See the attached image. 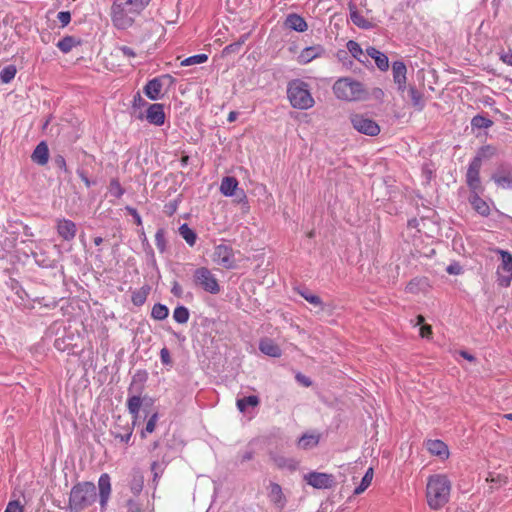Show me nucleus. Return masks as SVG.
Returning <instances> with one entry per match:
<instances>
[{
	"mask_svg": "<svg viewBox=\"0 0 512 512\" xmlns=\"http://www.w3.org/2000/svg\"><path fill=\"white\" fill-rule=\"evenodd\" d=\"M151 0H113L110 17L114 27L126 30L133 26L135 19L146 9Z\"/></svg>",
	"mask_w": 512,
	"mask_h": 512,
	"instance_id": "f257e3e1",
	"label": "nucleus"
},
{
	"mask_svg": "<svg viewBox=\"0 0 512 512\" xmlns=\"http://www.w3.org/2000/svg\"><path fill=\"white\" fill-rule=\"evenodd\" d=\"M451 481L444 474L431 475L427 480L426 499L431 509L443 508L450 499Z\"/></svg>",
	"mask_w": 512,
	"mask_h": 512,
	"instance_id": "f03ea898",
	"label": "nucleus"
},
{
	"mask_svg": "<svg viewBox=\"0 0 512 512\" xmlns=\"http://www.w3.org/2000/svg\"><path fill=\"white\" fill-rule=\"evenodd\" d=\"M96 500V487L91 482L75 485L69 497L70 512H80L92 505Z\"/></svg>",
	"mask_w": 512,
	"mask_h": 512,
	"instance_id": "7ed1b4c3",
	"label": "nucleus"
},
{
	"mask_svg": "<svg viewBox=\"0 0 512 512\" xmlns=\"http://www.w3.org/2000/svg\"><path fill=\"white\" fill-rule=\"evenodd\" d=\"M287 97L296 109L307 110L315 104L309 85L300 79H294L288 83Z\"/></svg>",
	"mask_w": 512,
	"mask_h": 512,
	"instance_id": "20e7f679",
	"label": "nucleus"
},
{
	"mask_svg": "<svg viewBox=\"0 0 512 512\" xmlns=\"http://www.w3.org/2000/svg\"><path fill=\"white\" fill-rule=\"evenodd\" d=\"M333 93L338 99L345 101H359L367 95L362 83L348 77L338 79L334 83Z\"/></svg>",
	"mask_w": 512,
	"mask_h": 512,
	"instance_id": "39448f33",
	"label": "nucleus"
},
{
	"mask_svg": "<svg viewBox=\"0 0 512 512\" xmlns=\"http://www.w3.org/2000/svg\"><path fill=\"white\" fill-rule=\"evenodd\" d=\"M495 154V149L491 146L482 147L469 164L466 182L472 192L481 190V181L479 177L480 169L484 159H488Z\"/></svg>",
	"mask_w": 512,
	"mask_h": 512,
	"instance_id": "423d86ee",
	"label": "nucleus"
},
{
	"mask_svg": "<svg viewBox=\"0 0 512 512\" xmlns=\"http://www.w3.org/2000/svg\"><path fill=\"white\" fill-rule=\"evenodd\" d=\"M350 122L353 128L361 134L376 136L380 133V126L378 123L364 114H351Z\"/></svg>",
	"mask_w": 512,
	"mask_h": 512,
	"instance_id": "0eeeda50",
	"label": "nucleus"
},
{
	"mask_svg": "<svg viewBox=\"0 0 512 512\" xmlns=\"http://www.w3.org/2000/svg\"><path fill=\"white\" fill-rule=\"evenodd\" d=\"M194 282L206 292L217 294L220 286L215 275L206 267H200L194 272Z\"/></svg>",
	"mask_w": 512,
	"mask_h": 512,
	"instance_id": "6e6552de",
	"label": "nucleus"
},
{
	"mask_svg": "<svg viewBox=\"0 0 512 512\" xmlns=\"http://www.w3.org/2000/svg\"><path fill=\"white\" fill-rule=\"evenodd\" d=\"M501 263L497 268V281L502 287H508L512 281V255L504 250H498Z\"/></svg>",
	"mask_w": 512,
	"mask_h": 512,
	"instance_id": "1a4fd4ad",
	"label": "nucleus"
},
{
	"mask_svg": "<svg viewBox=\"0 0 512 512\" xmlns=\"http://www.w3.org/2000/svg\"><path fill=\"white\" fill-rule=\"evenodd\" d=\"M212 260L226 269H233L236 267L234 251L231 246L226 244H219L215 246Z\"/></svg>",
	"mask_w": 512,
	"mask_h": 512,
	"instance_id": "9d476101",
	"label": "nucleus"
},
{
	"mask_svg": "<svg viewBox=\"0 0 512 512\" xmlns=\"http://www.w3.org/2000/svg\"><path fill=\"white\" fill-rule=\"evenodd\" d=\"M304 480L316 489H328L333 485V476L327 473L310 472L304 475Z\"/></svg>",
	"mask_w": 512,
	"mask_h": 512,
	"instance_id": "9b49d317",
	"label": "nucleus"
},
{
	"mask_svg": "<svg viewBox=\"0 0 512 512\" xmlns=\"http://www.w3.org/2000/svg\"><path fill=\"white\" fill-rule=\"evenodd\" d=\"M170 78V76L156 77L147 82L144 87V94L150 100H158L162 97L163 79Z\"/></svg>",
	"mask_w": 512,
	"mask_h": 512,
	"instance_id": "f8f14e48",
	"label": "nucleus"
},
{
	"mask_svg": "<svg viewBox=\"0 0 512 512\" xmlns=\"http://www.w3.org/2000/svg\"><path fill=\"white\" fill-rule=\"evenodd\" d=\"M325 53V49L322 45H313L304 48L297 56V62L301 65H305L321 57Z\"/></svg>",
	"mask_w": 512,
	"mask_h": 512,
	"instance_id": "ddd939ff",
	"label": "nucleus"
},
{
	"mask_svg": "<svg viewBox=\"0 0 512 512\" xmlns=\"http://www.w3.org/2000/svg\"><path fill=\"white\" fill-rule=\"evenodd\" d=\"M268 498L274 507L278 510H283L286 506L287 499L283 493L280 485L271 483L268 487Z\"/></svg>",
	"mask_w": 512,
	"mask_h": 512,
	"instance_id": "4468645a",
	"label": "nucleus"
},
{
	"mask_svg": "<svg viewBox=\"0 0 512 512\" xmlns=\"http://www.w3.org/2000/svg\"><path fill=\"white\" fill-rule=\"evenodd\" d=\"M146 119L150 124L156 126L163 125L165 122V112L163 104H150L147 108Z\"/></svg>",
	"mask_w": 512,
	"mask_h": 512,
	"instance_id": "2eb2a0df",
	"label": "nucleus"
},
{
	"mask_svg": "<svg viewBox=\"0 0 512 512\" xmlns=\"http://www.w3.org/2000/svg\"><path fill=\"white\" fill-rule=\"evenodd\" d=\"M56 229L59 236L66 241L73 240L77 232L76 224L68 219H58Z\"/></svg>",
	"mask_w": 512,
	"mask_h": 512,
	"instance_id": "dca6fc26",
	"label": "nucleus"
},
{
	"mask_svg": "<svg viewBox=\"0 0 512 512\" xmlns=\"http://www.w3.org/2000/svg\"><path fill=\"white\" fill-rule=\"evenodd\" d=\"M406 73L407 68L402 61H395L392 64V74L394 83L398 90L403 92L406 89Z\"/></svg>",
	"mask_w": 512,
	"mask_h": 512,
	"instance_id": "f3484780",
	"label": "nucleus"
},
{
	"mask_svg": "<svg viewBox=\"0 0 512 512\" xmlns=\"http://www.w3.org/2000/svg\"><path fill=\"white\" fill-rule=\"evenodd\" d=\"M98 487L100 506L102 509H104L111 494L110 476L107 473H104L99 477Z\"/></svg>",
	"mask_w": 512,
	"mask_h": 512,
	"instance_id": "a211bd4d",
	"label": "nucleus"
},
{
	"mask_svg": "<svg viewBox=\"0 0 512 512\" xmlns=\"http://www.w3.org/2000/svg\"><path fill=\"white\" fill-rule=\"evenodd\" d=\"M425 447L430 454L437 456L442 460H445L449 457L448 446L441 440H428L425 443Z\"/></svg>",
	"mask_w": 512,
	"mask_h": 512,
	"instance_id": "6ab92c4d",
	"label": "nucleus"
},
{
	"mask_svg": "<svg viewBox=\"0 0 512 512\" xmlns=\"http://www.w3.org/2000/svg\"><path fill=\"white\" fill-rule=\"evenodd\" d=\"M366 52H367V58H372L374 59L375 61V64L376 66L378 67L379 70L381 71H387L388 68H389V59L388 57L380 52L379 50H377L376 48L374 47H368L366 49Z\"/></svg>",
	"mask_w": 512,
	"mask_h": 512,
	"instance_id": "aec40b11",
	"label": "nucleus"
},
{
	"mask_svg": "<svg viewBox=\"0 0 512 512\" xmlns=\"http://www.w3.org/2000/svg\"><path fill=\"white\" fill-rule=\"evenodd\" d=\"M259 350L269 356L278 358L281 356V349L280 347L271 339L269 338H263L259 342Z\"/></svg>",
	"mask_w": 512,
	"mask_h": 512,
	"instance_id": "412c9836",
	"label": "nucleus"
},
{
	"mask_svg": "<svg viewBox=\"0 0 512 512\" xmlns=\"http://www.w3.org/2000/svg\"><path fill=\"white\" fill-rule=\"evenodd\" d=\"M285 25L291 30L297 31V32H304L307 30L308 25L305 21V19L295 13L289 14L286 17Z\"/></svg>",
	"mask_w": 512,
	"mask_h": 512,
	"instance_id": "4be33fe9",
	"label": "nucleus"
},
{
	"mask_svg": "<svg viewBox=\"0 0 512 512\" xmlns=\"http://www.w3.org/2000/svg\"><path fill=\"white\" fill-rule=\"evenodd\" d=\"M31 158L39 165L47 164L49 160V149L47 144L45 142H40L34 149Z\"/></svg>",
	"mask_w": 512,
	"mask_h": 512,
	"instance_id": "5701e85b",
	"label": "nucleus"
},
{
	"mask_svg": "<svg viewBox=\"0 0 512 512\" xmlns=\"http://www.w3.org/2000/svg\"><path fill=\"white\" fill-rule=\"evenodd\" d=\"M470 203L474 210L478 212L482 216H487L490 213V206L489 204L483 200L477 192H473V194L470 196Z\"/></svg>",
	"mask_w": 512,
	"mask_h": 512,
	"instance_id": "b1692460",
	"label": "nucleus"
},
{
	"mask_svg": "<svg viewBox=\"0 0 512 512\" xmlns=\"http://www.w3.org/2000/svg\"><path fill=\"white\" fill-rule=\"evenodd\" d=\"M347 50L349 53L360 63L366 64L368 63L367 52H364L360 45L354 41L349 40L346 44Z\"/></svg>",
	"mask_w": 512,
	"mask_h": 512,
	"instance_id": "393cba45",
	"label": "nucleus"
},
{
	"mask_svg": "<svg viewBox=\"0 0 512 512\" xmlns=\"http://www.w3.org/2000/svg\"><path fill=\"white\" fill-rule=\"evenodd\" d=\"M238 187V181L234 177H224L220 184V192L227 197H231L235 194V190Z\"/></svg>",
	"mask_w": 512,
	"mask_h": 512,
	"instance_id": "a878e982",
	"label": "nucleus"
},
{
	"mask_svg": "<svg viewBox=\"0 0 512 512\" xmlns=\"http://www.w3.org/2000/svg\"><path fill=\"white\" fill-rule=\"evenodd\" d=\"M259 403L260 399L258 396L250 395L247 397L238 398L236 401V406L241 413H245L249 407L255 408L259 405Z\"/></svg>",
	"mask_w": 512,
	"mask_h": 512,
	"instance_id": "bb28decb",
	"label": "nucleus"
},
{
	"mask_svg": "<svg viewBox=\"0 0 512 512\" xmlns=\"http://www.w3.org/2000/svg\"><path fill=\"white\" fill-rule=\"evenodd\" d=\"M319 443V435L315 433H306L298 440V447L304 450L314 448Z\"/></svg>",
	"mask_w": 512,
	"mask_h": 512,
	"instance_id": "cd10ccee",
	"label": "nucleus"
},
{
	"mask_svg": "<svg viewBox=\"0 0 512 512\" xmlns=\"http://www.w3.org/2000/svg\"><path fill=\"white\" fill-rule=\"evenodd\" d=\"M141 405H142V400L139 396H132V397H129L127 400L128 411L133 416V425L136 424Z\"/></svg>",
	"mask_w": 512,
	"mask_h": 512,
	"instance_id": "c85d7f7f",
	"label": "nucleus"
},
{
	"mask_svg": "<svg viewBox=\"0 0 512 512\" xmlns=\"http://www.w3.org/2000/svg\"><path fill=\"white\" fill-rule=\"evenodd\" d=\"M373 477L374 470L372 467H370L362 477L360 484L354 489V495H360L364 493L366 489L371 485Z\"/></svg>",
	"mask_w": 512,
	"mask_h": 512,
	"instance_id": "c756f323",
	"label": "nucleus"
},
{
	"mask_svg": "<svg viewBox=\"0 0 512 512\" xmlns=\"http://www.w3.org/2000/svg\"><path fill=\"white\" fill-rule=\"evenodd\" d=\"M350 19L359 28L368 29L372 27L371 22L353 7H350Z\"/></svg>",
	"mask_w": 512,
	"mask_h": 512,
	"instance_id": "7c9ffc66",
	"label": "nucleus"
},
{
	"mask_svg": "<svg viewBox=\"0 0 512 512\" xmlns=\"http://www.w3.org/2000/svg\"><path fill=\"white\" fill-rule=\"evenodd\" d=\"M150 292L149 286H143L135 291L132 292L131 295V301L136 306H142L145 301L147 300V297Z\"/></svg>",
	"mask_w": 512,
	"mask_h": 512,
	"instance_id": "2f4dec72",
	"label": "nucleus"
},
{
	"mask_svg": "<svg viewBox=\"0 0 512 512\" xmlns=\"http://www.w3.org/2000/svg\"><path fill=\"white\" fill-rule=\"evenodd\" d=\"M492 179L497 184L498 187L503 189H512V173H496L493 175Z\"/></svg>",
	"mask_w": 512,
	"mask_h": 512,
	"instance_id": "473e14b6",
	"label": "nucleus"
},
{
	"mask_svg": "<svg viewBox=\"0 0 512 512\" xmlns=\"http://www.w3.org/2000/svg\"><path fill=\"white\" fill-rule=\"evenodd\" d=\"M179 234L186 241L189 246H194L197 240L196 233L186 224L179 227Z\"/></svg>",
	"mask_w": 512,
	"mask_h": 512,
	"instance_id": "72a5a7b5",
	"label": "nucleus"
},
{
	"mask_svg": "<svg viewBox=\"0 0 512 512\" xmlns=\"http://www.w3.org/2000/svg\"><path fill=\"white\" fill-rule=\"evenodd\" d=\"M17 73V68L15 65H7L3 67L0 71V81L3 84L10 83Z\"/></svg>",
	"mask_w": 512,
	"mask_h": 512,
	"instance_id": "f704fd0d",
	"label": "nucleus"
},
{
	"mask_svg": "<svg viewBox=\"0 0 512 512\" xmlns=\"http://www.w3.org/2000/svg\"><path fill=\"white\" fill-rule=\"evenodd\" d=\"M169 310L167 306L157 303L152 307L151 317L155 320H164L168 317Z\"/></svg>",
	"mask_w": 512,
	"mask_h": 512,
	"instance_id": "c9c22d12",
	"label": "nucleus"
},
{
	"mask_svg": "<svg viewBox=\"0 0 512 512\" xmlns=\"http://www.w3.org/2000/svg\"><path fill=\"white\" fill-rule=\"evenodd\" d=\"M189 316V310L184 306H178L173 311V319L179 324L187 323Z\"/></svg>",
	"mask_w": 512,
	"mask_h": 512,
	"instance_id": "e433bc0d",
	"label": "nucleus"
},
{
	"mask_svg": "<svg viewBox=\"0 0 512 512\" xmlns=\"http://www.w3.org/2000/svg\"><path fill=\"white\" fill-rule=\"evenodd\" d=\"M208 60V56L206 54H197L190 57L185 58L181 61L180 65L183 67L197 65L205 63Z\"/></svg>",
	"mask_w": 512,
	"mask_h": 512,
	"instance_id": "4c0bfd02",
	"label": "nucleus"
},
{
	"mask_svg": "<svg viewBox=\"0 0 512 512\" xmlns=\"http://www.w3.org/2000/svg\"><path fill=\"white\" fill-rule=\"evenodd\" d=\"M155 244L160 252L163 253L166 250V239L164 229L157 230L155 234Z\"/></svg>",
	"mask_w": 512,
	"mask_h": 512,
	"instance_id": "58836bf2",
	"label": "nucleus"
},
{
	"mask_svg": "<svg viewBox=\"0 0 512 512\" xmlns=\"http://www.w3.org/2000/svg\"><path fill=\"white\" fill-rule=\"evenodd\" d=\"M423 321H424V317L419 315L417 317L416 325H421L420 331H419L420 336L422 338H430V336L432 335V328L430 325H422Z\"/></svg>",
	"mask_w": 512,
	"mask_h": 512,
	"instance_id": "ea45409f",
	"label": "nucleus"
},
{
	"mask_svg": "<svg viewBox=\"0 0 512 512\" xmlns=\"http://www.w3.org/2000/svg\"><path fill=\"white\" fill-rule=\"evenodd\" d=\"M74 46V39L72 37H65L58 41L57 47L64 53H68Z\"/></svg>",
	"mask_w": 512,
	"mask_h": 512,
	"instance_id": "a19ab883",
	"label": "nucleus"
},
{
	"mask_svg": "<svg viewBox=\"0 0 512 512\" xmlns=\"http://www.w3.org/2000/svg\"><path fill=\"white\" fill-rule=\"evenodd\" d=\"M158 418L159 417H158L157 413H154L151 415V417L148 419V421L146 423L145 429L142 431V437H145L146 433L150 434V433L154 432Z\"/></svg>",
	"mask_w": 512,
	"mask_h": 512,
	"instance_id": "79ce46f5",
	"label": "nucleus"
},
{
	"mask_svg": "<svg viewBox=\"0 0 512 512\" xmlns=\"http://www.w3.org/2000/svg\"><path fill=\"white\" fill-rule=\"evenodd\" d=\"M109 192L112 196L120 198L124 194V189L121 187L118 180L113 179L110 182Z\"/></svg>",
	"mask_w": 512,
	"mask_h": 512,
	"instance_id": "37998d69",
	"label": "nucleus"
},
{
	"mask_svg": "<svg viewBox=\"0 0 512 512\" xmlns=\"http://www.w3.org/2000/svg\"><path fill=\"white\" fill-rule=\"evenodd\" d=\"M472 125L477 128H489L492 121L482 116H475L472 119Z\"/></svg>",
	"mask_w": 512,
	"mask_h": 512,
	"instance_id": "c03bdc74",
	"label": "nucleus"
},
{
	"mask_svg": "<svg viewBox=\"0 0 512 512\" xmlns=\"http://www.w3.org/2000/svg\"><path fill=\"white\" fill-rule=\"evenodd\" d=\"M300 294L310 304H312L314 306H321L322 301H321V299L317 295L312 294V293H310L308 291H302Z\"/></svg>",
	"mask_w": 512,
	"mask_h": 512,
	"instance_id": "a18cd8bd",
	"label": "nucleus"
},
{
	"mask_svg": "<svg viewBox=\"0 0 512 512\" xmlns=\"http://www.w3.org/2000/svg\"><path fill=\"white\" fill-rule=\"evenodd\" d=\"M132 433H133V429L132 428H127L126 432L125 433H118V432H113L114 434V437L116 439H119L121 442L125 443V444H128L130 442V439L132 437Z\"/></svg>",
	"mask_w": 512,
	"mask_h": 512,
	"instance_id": "49530a36",
	"label": "nucleus"
},
{
	"mask_svg": "<svg viewBox=\"0 0 512 512\" xmlns=\"http://www.w3.org/2000/svg\"><path fill=\"white\" fill-rule=\"evenodd\" d=\"M4 512H23V506L18 501H10Z\"/></svg>",
	"mask_w": 512,
	"mask_h": 512,
	"instance_id": "de8ad7c7",
	"label": "nucleus"
},
{
	"mask_svg": "<svg viewBox=\"0 0 512 512\" xmlns=\"http://www.w3.org/2000/svg\"><path fill=\"white\" fill-rule=\"evenodd\" d=\"M117 53H120L124 57H135L136 53L133 51L132 48L128 46H121L116 49Z\"/></svg>",
	"mask_w": 512,
	"mask_h": 512,
	"instance_id": "09e8293b",
	"label": "nucleus"
},
{
	"mask_svg": "<svg viewBox=\"0 0 512 512\" xmlns=\"http://www.w3.org/2000/svg\"><path fill=\"white\" fill-rule=\"evenodd\" d=\"M57 18L62 26H66L71 20V15L67 11H61L58 13Z\"/></svg>",
	"mask_w": 512,
	"mask_h": 512,
	"instance_id": "8fccbe9b",
	"label": "nucleus"
},
{
	"mask_svg": "<svg viewBox=\"0 0 512 512\" xmlns=\"http://www.w3.org/2000/svg\"><path fill=\"white\" fill-rule=\"evenodd\" d=\"M160 359H161V362L164 364V365H170L171 364V356H170V352L167 348H162L161 351H160Z\"/></svg>",
	"mask_w": 512,
	"mask_h": 512,
	"instance_id": "3c124183",
	"label": "nucleus"
},
{
	"mask_svg": "<svg viewBox=\"0 0 512 512\" xmlns=\"http://www.w3.org/2000/svg\"><path fill=\"white\" fill-rule=\"evenodd\" d=\"M410 97L415 106H420L421 104V95L416 91L415 88L411 87L409 89Z\"/></svg>",
	"mask_w": 512,
	"mask_h": 512,
	"instance_id": "603ef678",
	"label": "nucleus"
},
{
	"mask_svg": "<svg viewBox=\"0 0 512 512\" xmlns=\"http://www.w3.org/2000/svg\"><path fill=\"white\" fill-rule=\"evenodd\" d=\"M500 59L507 65L512 66V49H509L507 52H503L500 55Z\"/></svg>",
	"mask_w": 512,
	"mask_h": 512,
	"instance_id": "864d4df0",
	"label": "nucleus"
},
{
	"mask_svg": "<svg viewBox=\"0 0 512 512\" xmlns=\"http://www.w3.org/2000/svg\"><path fill=\"white\" fill-rule=\"evenodd\" d=\"M446 271L451 274V275H458L461 273L462 271V268L460 265L458 264H450L447 268H446Z\"/></svg>",
	"mask_w": 512,
	"mask_h": 512,
	"instance_id": "5fc2aeb1",
	"label": "nucleus"
},
{
	"mask_svg": "<svg viewBox=\"0 0 512 512\" xmlns=\"http://www.w3.org/2000/svg\"><path fill=\"white\" fill-rule=\"evenodd\" d=\"M127 210L133 216L136 224L137 225H141L142 224V219H141V216L139 215V213L134 208H131V207H127Z\"/></svg>",
	"mask_w": 512,
	"mask_h": 512,
	"instance_id": "6e6d98bb",
	"label": "nucleus"
},
{
	"mask_svg": "<svg viewBox=\"0 0 512 512\" xmlns=\"http://www.w3.org/2000/svg\"><path fill=\"white\" fill-rule=\"evenodd\" d=\"M171 292L173 295L180 297L182 295V288L178 282H174L171 288Z\"/></svg>",
	"mask_w": 512,
	"mask_h": 512,
	"instance_id": "4d7b16f0",
	"label": "nucleus"
},
{
	"mask_svg": "<svg viewBox=\"0 0 512 512\" xmlns=\"http://www.w3.org/2000/svg\"><path fill=\"white\" fill-rule=\"evenodd\" d=\"M296 379L298 380V382H300L301 384H303L306 387L311 385V381L309 380V378H307L306 376H304L302 374H297Z\"/></svg>",
	"mask_w": 512,
	"mask_h": 512,
	"instance_id": "13d9d810",
	"label": "nucleus"
},
{
	"mask_svg": "<svg viewBox=\"0 0 512 512\" xmlns=\"http://www.w3.org/2000/svg\"><path fill=\"white\" fill-rule=\"evenodd\" d=\"M78 175L79 177L81 178V180L84 182V184L87 186V187H90L92 185V182L89 180V178L84 174V172H81L79 171L78 172Z\"/></svg>",
	"mask_w": 512,
	"mask_h": 512,
	"instance_id": "bf43d9fd",
	"label": "nucleus"
},
{
	"mask_svg": "<svg viewBox=\"0 0 512 512\" xmlns=\"http://www.w3.org/2000/svg\"><path fill=\"white\" fill-rule=\"evenodd\" d=\"M275 462L279 467H291V464H288V461L285 460L284 458H276Z\"/></svg>",
	"mask_w": 512,
	"mask_h": 512,
	"instance_id": "052dcab7",
	"label": "nucleus"
},
{
	"mask_svg": "<svg viewBox=\"0 0 512 512\" xmlns=\"http://www.w3.org/2000/svg\"><path fill=\"white\" fill-rule=\"evenodd\" d=\"M238 117V113L236 111H231L229 114H228V118L227 120L229 122H234Z\"/></svg>",
	"mask_w": 512,
	"mask_h": 512,
	"instance_id": "680f3d73",
	"label": "nucleus"
},
{
	"mask_svg": "<svg viewBox=\"0 0 512 512\" xmlns=\"http://www.w3.org/2000/svg\"><path fill=\"white\" fill-rule=\"evenodd\" d=\"M460 354H461V356L463 358H465V359H467L469 361L474 360V357L471 354H469L468 352H466V351H462Z\"/></svg>",
	"mask_w": 512,
	"mask_h": 512,
	"instance_id": "e2e57ef3",
	"label": "nucleus"
},
{
	"mask_svg": "<svg viewBox=\"0 0 512 512\" xmlns=\"http://www.w3.org/2000/svg\"><path fill=\"white\" fill-rule=\"evenodd\" d=\"M102 242H103V239H102L101 237H96V238L94 239V244H95L96 246H99Z\"/></svg>",
	"mask_w": 512,
	"mask_h": 512,
	"instance_id": "0e129e2a",
	"label": "nucleus"
},
{
	"mask_svg": "<svg viewBox=\"0 0 512 512\" xmlns=\"http://www.w3.org/2000/svg\"><path fill=\"white\" fill-rule=\"evenodd\" d=\"M503 418L512 421V413L504 414Z\"/></svg>",
	"mask_w": 512,
	"mask_h": 512,
	"instance_id": "69168bd1",
	"label": "nucleus"
},
{
	"mask_svg": "<svg viewBox=\"0 0 512 512\" xmlns=\"http://www.w3.org/2000/svg\"><path fill=\"white\" fill-rule=\"evenodd\" d=\"M134 100H135V102H136L137 100H138L139 102H141V101H142V98H141V96H140L139 94H137V96H135Z\"/></svg>",
	"mask_w": 512,
	"mask_h": 512,
	"instance_id": "338daca9",
	"label": "nucleus"
},
{
	"mask_svg": "<svg viewBox=\"0 0 512 512\" xmlns=\"http://www.w3.org/2000/svg\"><path fill=\"white\" fill-rule=\"evenodd\" d=\"M59 164L65 165V161H64V159H63V158H60V160H59Z\"/></svg>",
	"mask_w": 512,
	"mask_h": 512,
	"instance_id": "774afa93",
	"label": "nucleus"
}]
</instances>
